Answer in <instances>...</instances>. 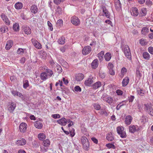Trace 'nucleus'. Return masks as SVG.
Listing matches in <instances>:
<instances>
[{"instance_id":"obj_1","label":"nucleus","mask_w":153,"mask_h":153,"mask_svg":"<svg viewBox=\"0 0 153 153\" xmlns=\"http://www.w3.org/2000/svg\"><path fill=\"white\" fill-rule=\"evenodd\" d=\"M123 52L126 57L130 59L131 58V54L128 46L127 45H123L122 46Z\"/></svg>"},{"instance_id":"obj_2","label":"nucleus","mask_w":153,"mask_h":153,"mask_svg":"<svg viewBox=\"0 0 153 153\" xmlns=\"http://www.w3.org/2000/svg\"><path fill=\"white\" fill-rule=\"evenodd\" d=\"M124 128L123 127L121 126L118 127L117 128V131L119 134L122 138H125L126 137V134L125 131H124Z\"/></svg>"},{"instance_id":"obj_3","label":"nucleus","mask_w":153,"mask_h":153,"mask_svg":"<svg viewBox=\"0 0 153 153\" xmlns=\"http://www.w3.org/2000/svg\"><path fill=\"white\" fill-rule=\"evenodd\" d=\"M144 108L147 111L150 115L153 116V108L150 104H145Z\"/></svg>"},{"instance_id":"obj_4","label":"nucleus","mask_w":153,"mask_h":153,"mask_svg":"<svg viewBox=\"0 0 153 153\" xmlns=\"http://www.w3.org/2000/svg\"><path fill=\"white\" fill-rule=\"evenodd\" d=\"M91 51V48L90 46L85 47L82 51V54L84 55H86L89 53Z\"/></svg>"},{"instance_id":"obj_5","label":"nucleus","mask_w":153,"mask_h":153,"mask_svg":"<svg viewBox=\"0 0 153 153\" xmlns=\"http://www.w3.org/2000/svg\"><path fill=\"white\" fill-rule=\"evenodd\" d=\"M101 98L102 100L106 102L109 105H111L114 102V100L111 97H102Z\"/></svg>"},{"instance_id":"obj_6","label":"nucleus","mask_w":153,"mask_h":153,"mask_svg":"<svg viewBox=\"0 0 153 153\" xmlns=\"http://www.w3.org/2000/svg\"><path fill=\"white\" fill-rule=\"evenodd\" d=\"M27 125L24 123H21L19 127V129L21 132L24 133L26 131Z\"/></svg>"},{"instance_id":"obj_7","label":"nucleus","mask_w":153,"mask_h":153,"mask_svg":"<svg viewBox=\"0 0 153 153\" xmlns=\"http://www.w3.org/2000/svg\"><path fill=\"white\" fill-rule=\"evenodd\" d=\"M129 132L131 133H134L136 131H139L140 128L137 126H130L129 127Z\"/></svg>"},{"instance_id":"obj_8","label":"nucleus","mask_w":153,"mask_h":153,"mask_svg":"<svg viewBox=\"0 0 153 153\" xmlns=\"http://www.w3.org/2000/svg\"><path fill=\"white\" fill-rule=\"evenodd\" d=\"M31 41L33 45L36 48L38 49H40L41 48L42 45L39 42L33 39H32Z\"/></svg>"},{"instance_id":"obj_9","label":"nucleus","mask_w":153,"mask_h":153,"mask_svg":"<svg viewBox=\"0 0 153 153\" xmlns=\"http://www.w3.org/2000/svg\"><path fill=\"white\" fill-rule=\"evenodd\" d=\"M115 8L117 10H120L121 8V5L119 0H114Z\"/></svg>"},{"instance_id":"obj_10","label":"nucleus","mask_w":153,"mask_h":153,"mask_svg":"<svg viewBox=\"0 0 153 153\" xmlns=\"http://www.w3.org/2000/svg\"><path fill=\"white\" fill-rule=\"evenodd\" d=\"M57 122L62 126H65L67 124V120L65 117H62L57 120Z\"/></svg>"},{"instance_id":"obj_11","label":"nucleus","mask_w":153,"mask_h":153,"mask_svg":"<svg viewBox=\"0 0 153 153\" xmlns=\"http://www.w3.org/2000/svg\"><path fill=\"white\" fill-rule=\"evenodd\" d=\"M99 62L97 59L94 60L91 63V67L93 69H96L98 65Z\"/></svg>"},{"instance_id":"obj_12","label":"nucleus","mask_w":153,"mask_h":153,"mask_svg":"<svg viewBox=\"0 0 153 153\" xmlns=\"http://www.w3.org/2000/svg\"><path fill=\"white\" fill-rule=\"evenodd\" d=\"M16 106V104L14 102H11L10 104L8 105V110L10 112H12L15 109Z\"/></svg>"},{"instance_id":"obj_13","label":"nucleus","mask_w":153,"mask_h":153,"mask_svg":"<svg viewBox=\"0 0 153 153\" xmlns=\"http://www.w3.org/2000/svg\"><path fill=\"white\" fill-rule=\"evenodd\" d=\"M22 30L26 34L28 35L31 33V30L29 27L23 26L22 27Z\"/></svg>"},{"instance_id":"obj_14","label":"nucleus","mask_w":153,"mask_h":153,"mask_svg":"<svg viewBox=\"0 0 153 153\" xmlns=\"http://www.w3.org/2000/svg\"><path fill=\"white\" fill-rule=\"evenodd\" d=\"M132 118L130 115L127 116L125 119V124L127 125H129L132 121Z\"/></svg>"},{"instance_id":"obj_15","label":"nucleus","mask_w":153,"mask_h":153,"mask_svg":"<svg viewBox=\"0 0 153 153\" xmlns=\"http://www.w3.org/2000/svg\"><path fill=\"white\" fill-rule=\"evenodd\" d=\"M139 11L138 9L136 7H134L132 8V12L131 14L135 16H137L139 14Z\"/></svg>"},{"instance_id":"obj_16","label":"nucleus","mask_w":153,"mask_h":153,"mask_svg":"<svg viewBox=\"0 0 153 153\" xmlns=\"http://www.w3.org/2000/svg\"><path fill=\"white\" fill-rule=\"evenodd\" d=\"M16 143L18 146L23 145L26 144V141L24 139H20V140H18Z\"/></svg>"},{"instance_id":"obj_17","label":"nucleus","mask_w":153,"mask_h":153,"mask_svg":"<svg viewBox=\"0 0 153 153\" xmlns=\"http://www.w3.org/2000/svg\"><path fill=\"white\" fill-rule=\"evenodd\" d=\"M84 78V75L82 73H79L76 75L75 79L77 81H80L82 80Z\"/></svg>"},{"instance_id":"obj_18","label":"nucleus","mask_w":153,"mask_h":153,"mask_svg":"<svg viewBox=\"0 0 153 153\" xmlns=\"http://www.w3.org/2000/svg\"><path fill=\"white\" fill-rule=\"evenodd\" d=\"M13 41L12 40H10L8 41L5 46V49L7 50H9L12 46L13 45Z\"/></svg>"},{"instance_id":"obj_19","label":"nucleus","mask_w":153,"mask_h":153,"mask_svg":"<svg viewBox=\"0 0 153 153\" xmlns=\"http://www.w3.org/2000/svg\"><path fill=\"white\" fill-rule=\"evenodd\" d=\"M34 125L38 129H41L43 126L42 124L39 121H36L34 122Z\"/></svg>"},{"instance_id":"obj_20","label":"nucleus","mask_w":153,"mask_h":153,"mask_svg":"<svg viewBox=\"0 0 153 153\" xmlns=\"http://www.w3.org/2000/svg\"><path fill=\"white\" fill-rule=\"evenodd\" d=\"M102 8L103 13V16H105L107 18H109V13L108 11L106 10V8L105 7H103Z\"/></svg>"},{"instance_id":"obj_21","label":"nucleus","mask_w":153,"mask_h":153,"mask_svg":"<svg viewBox=\"0 0 153 153\" xmlns=\"http://www.w3.org/2000/svg\"><path fill=\"white\" fill-rule=\"evenodd\" d=\"M93 82V78H89L85 81L84 84L86 85L89 86L92 84Z\"/></svg>"},{"instance_id":"obj_22","label":"nucleus","mask_w":153,"mask_h":153,"mask_svg":"<svg viewBox=\"0 0 153 153\" xmlns=\"http://www.w3.org/2000/svg\"><path fill=\"white\" fill-rule=\"evenodd\" d=\"M129 82V78L128 77H125L123 80L122 84L123 86H125L127 85Z\"/></svg>"},{"instance_id":"obj_23","label":"nucleus","mask_w":153,"mask_h":153,"mask_svg":"<svg viewBox=\"0 0 153 153\" xmlns=\"http://www.w3.org/2000/svg\"><path fill=\"white\" fill-rule=\"evenodd\" d=\"M41 78L43 80H45L48 78V75L46 72H43L40 75Z\"/></svg>"},{"instance_id":"obj_24","label":"nucleus","mask_w":153,"mask_h":153,"mask_svg":"<svg viewBox=\"0 0 153 153\" xmlns=\"http://www.w3.org/2000/svg\"><path fill=\"white\" fill-rule=\"evenodd\" d=\"M30 10L31 12L34 13H36L38 11L37 7L35 5H32L31 7Z\"/></svg>"},{"instance_id":"obj_25","label":"nucleus","mask_w":153,"mask_h":153,"mask_svg":"<svg viewBox=\"0 0 153 153\" xmlns=\"http://www.w3.org/2000/svg\"><path fill=\"white\" fill-rule=\"evenodd\" d=\"M146 13V8H142L140 11L139 16H145Z\"/></svg>"},{"instance_id":"obj_26","label":"nucleus","mask_w":153,"mask_h":153,"mask_svg":"<svg viewBox=\"0 0 153 153\" xmlns=\"http://www.w3.org/2000/svg\"><path fill=\"white\" fill-rule=\"evenodd\" d=\"M101 86V83L98 81L95 83L93 85V88L94 89H97Z\"/></svg>"},{"instance_id":"obj_27","label":"nucleus","mask_w":153,"mask_h":153,"mask_svg":"<svg viewBox=\"0 0 153 153\" xmlns=\"http://www.w3.org/2000/svg\"><path fill=\"white\" fill-rule=\"evenodd\" d=\"M29 86L28 80L24 79L23 80V87L24 88H26Z\"/></svg>"},{"instance_id":"obj_28","label":"nucleus","mask_w":153,"mask_h":153,"mask_svg":"<svg viewBox=\"0 0 153 153\" xmlns=\"http://www.w3.org/2000/svg\"><path fill=\"white\" fill-rule=\"evenodd\" d=\"M143 58L146 60H149L150 58V54L147 52H143Z\"/></svg>"},{"instance_id":"obj_29","label":"nucleus","mask_w":153,"mask_h":153,"mask_svg":"<svg viewBox=\"0 0 153 153\" xmlns=\"http://www.w3.org/2000/svg\"><path fill=\"white\" fill-rule=\"evenodd\" d=\"M15 7L16 9H20L22 7L23 4L21 2H18L15 4Z\"/></svg>"},{"instance_id":"obj_30","label":"nucleus","mask_w":153,"mask_h":153,"mask_svg":"<svg viewBox=\"0 0 153 153\" xmlns=\"http://www.w3.org/2000/svg\"><path fill=\"white\" fill-rule=\"evenodd\" d=\"M111 57V55L110 53H107L105 55V59L106 61H109L110 60Z\"/></svg>"},{"instance_id":"obj_31","label":"nucleus","mask_w":153,"mask_h":153,"mask_svg":"<svg viewBox=\"0 0 153 153\" xmlns=\"http://www.w3.org/2000/svg\"><path fill=\"white\" fill-rule=\"evenodd\" d=\"M106 138L107 140L110 141H112L114 139V137L113 136V134L111 133L107 134Z\"/></svg>"},{"instance_id":"obj_32","label":"nucleus","mask_w":153,"mask_h":153,"mask_svg":"<svg viewBox=\"0 0 153 153\" xmlns=\"http://www.w3.org/2000/svg\"><path fill=\"white\" fill-rule=\"evenodd\" d=\"M83 149L86 150H88L89 149V143L87 142V143L82 144Z\"/></svg>"},{"instance_id":"obj_33","label":"nucleus","mask_w":153,"mask_h":153,"mask_svg":"<svg viewBox=\"0 0 153 153\" xmlns=\"http://www.w3.org/2000/svg\"><path fill=\"white\" fill-rule=\"evenodd\" d=\"M38 137L39 140H43L45 139L46 136L44 133H40L38 134Z\"/></svg>"},{"instance_id":"obj_34","label":"nucleus","mask_w":153,"mask_h":153,"mask_svg":"<svg viewBox=\"0 0 153 153\" xmlns=\"http://www.w3.org/2000/svg\"><path fill=\"white\" fill-rule=\"evenodd\" d=\"M65 38L64 36H62L59 39L58 43L59 44L63 45L65 43Z\"/></svg>"},{"instance_id":"obj_35","label":"nucleus","mask_w":153,"mask_h":153,"mask_svg":"<svg viewBox=\"0 0 153 153\" xmlns=\"http://www.w3.org/2000/svg\"><path fill=\"white\" fill-rule=\"evenodd\" d=\"M81 140L82 144L87 143V142H88V140L87 138L85 136H82L81 138Z\"/></svg>"},{"instance_id":"obj_36","label":"nucleus","mask_w":153,"mask_h":153,"mask_svg":"<svg viewBox=\"0 0 153 153\" xmlns=\"http://www.w3.org/2000/svg\"><path fill=\"white\" fill-rule=\"evenodd\" d=\"M71 22L75 25H78L80 24L79 20H71Z\"/></svg>"},{"instance_id":"obj_37","label":"nucleus","mask_w":153,"mask_h":153,"mask_svg":"<svg viewBox=\"0 0 153 153\" xmlns=\"http://www.w3.org/2000/svg\"><path fill=\"white\" fill-rule=\"evenodd\" d=\"M50 144V142L49 140L46 139L43 142V145L45 147H48Z\"/></svg>"},{"instance_id":"obj_38","label":"nucleus","mask_w":153,"mask_h":153,"mask_svg":"<svg viewBox=\"0 0 153 153\" xmlns=\"http://www.w3.org/2000/svg\"><path fill=\"white\" fill-rule=\"evenodd\" d=\"M140 43L142 45H145L147 44V42L146 39H142L140 40Z\"/></svg>"},{"instance_id":"obj_39","label":"nucleus","mask_w":153,"mask_h":153,"mask_svg":"<svg viewBox=\"0 0 153 153\" xmlns=\"http://www.w3.org/2000/svg\"><path fill=\"white\" fill-rule=\"evenodd\" d=\"M138 94L141 96H143L144 94V91L140 89L137 90Z\"/></svg>"},{"instance_id":"obj_40","label":"nucleus","mask_w":153,"mask_h":153,"mask_svg":"<svg viewBox=\"0 0 153 153\" xmlns=\"http://www.w3.org/2000/svg\"><path fill=\"white\" fill-rule=\"evenodd\" d=\"M13 28L15 31L19 30V24L17 23L14 24L13 27Z\"/></svg>"},{"instance_id":"obj_41","label":"nucleus","mask_w":153,"mask_h":153,"mask_svg":"<svg viewBox=\"0 0 153 153\" xmlns=\"http://www.w3.org/2000/svg\"><path fill=\"white\" fill-rule=\"evenodd\" d=\"M46 72L48 74V76L50 77H51L53 74V71L49 69H47L46 70Z\"/></svg>"},{"instance_id":"obj_42","label":"nucleus","mask_w":153,"mask_h":153,"mask_svg":"<svg viewBox=\"0 0 153 153\" xmlns=\"http://www.w3.org/2000/svg\"><path fill=\"white\" fill-rule=\"evenodd\" d=\"M94 108L97 110H99L101 108L100 105L99 104L97 103L94 104Z\"/></svg>"},{"instance_id":"obj_43","label":"nucleus","mask_w":153,"mask_h":153,"mask_svg":"<svg viewBox=\"0 0 153 153\" xmlns=\"http://www.w3.org/2000/svg\"><path fill=\"white\" fill-rule=\"evenodd\" d=\"M0 30L3 33H5L7 32V28L6 27H2L0 28Z\"/></svg>"},{"instance_id":"obj_44","label":"nucleus","mask_w":153,"mask_h":153,"mask_svg":"<svg viewBox=\"0 0 153 153\" xmlns=\"http://www.w3.org/2000/svg\"><path fill=\"white\" fill-rule=\"evenodd\" d=\"M106 146L109 148H112L114 149H115V146L113 144L108 143L106 144Z\"/></svg>"},{"instance_id":"obj_45","label":"nucleus","mask_w":153,"mask_h":153,"mask_svg":"<svg viewBox=\"0 0 153 153\" xmlns=\"http://www.w3.org/2000/svg\"><path fill=\"white\" fill-rule=\"evenodd\" d=\"M24 50L21 48H19L17 51V53L18 54H22L24 52Z\"/></svg>"},{"instance_id":"obj_46","label":"nucleus","mask_w":153,"mask_h":153,"mask_svg":"<svg viewBox=\"0 0 153 153\" xmlns=\"http://www.w3.org/2000/svg\"><path fill=\"white\" fill-rule=\"evenodd\" d=\"M57 25L60 26H62L63 25L62 20H58L57 22Z\"/></svg>"},{"instance_id":"obj_47","label":"nucleus","mask_w":153,"mask_h":153,"mask_svg":"<svg viewBox=\"0 0 153 153\" xmlns=\"http://www.w3.org/2000/svg\"><path fill=\"white\" fill-rule=\"evenodd\" d=\"M52 117L54 119L59 118L60 117V116L59 114H53Z\"/></svg>"},{"instance_id":"obj_48","label":"nucleus","mask_w":153,"mask_h":153,"mask_svg":"<svg viewBox=\"0 0 153 153\" xmlns=\"http://www.w3.org/2000/svg\"><path fill=\"white\" fill-rule=\"evenodd\" d=\"M62 11V8L59 6H58L56 9V12L59 14L61 13Z\"/></svg>"},{"instance_id":"obj_49","label":"nucleus","mask_w":153,"mask_h":153,"mask_svg":"<svg viewBox=\"0 0 153 153\" xmlns=\"http://www.w3.org/2000/svg\"><path fill=\"white\" fill-rule=\"evenodd\" d=\"M113 65L111 63H109L108 65V68L109 70L113 69Z\"/></svg>"},{"instance_id":"obj_50","label":"nucleus","mask_w":153,"mask_h":153,"mask_svg":"<svg viewBox=\"0 0 153 153\" xmlns=\"http://www.w3.org/2000/svg\"><path fill=\"white\" fill-rule=\"evenodd\" d=\"M74 90L77 92H80L81 91V88L78 86H76L74 88Z\"/></svg>"},{"instance_id":"obj_51","label":"nucleus","mask_w":153,"mask_h":153,"mask_svg":"<svg viewBox=\"0 0 153 153\" xmlns=\"http://www.w3.org/2000/svg\"><path fill=\"white\" fill-rule=\"evenodd\" d=\"M148 29L146 27H144L141 30V32L142 34H144L145 32H148Z\"/></svg>"},{"instance_id":"obj_52","label":"nucleus","mask_w":153,"mask_h":153,"mask_svg":"<svg viewBox=\"0 0 153 153\" xmlns=\"http://www.w3.org/2000/svg\"><path fill=\"white\" fill-rule=\"evenodd\" d=\"M116 93L119 95H122L123 94V92L120 90H117L116 91Z\"/></svg>"},{"instance_id":"obj_53","label":"nucleus","mask_w":153,"mask_h":153,"mask_svg":"<svg viewBox=\"0 0 153 153\" xmlns=\"http://www.w3.org/2000/svg\"><path fill=\"white\" fill-rule=\"evenodd\" d=\"M149 52L151 54L153 55V47H150L148 49Z\"/></svg>"},{"instance_id":"obj_54","label":"nucleus","mask_w":153,"mask_h":153,"mask_svg":"<svg viewBox=\"0 0 153 153\" xmlns=\"http://www.w3.org/2000/svg\"><path fill=\"white\" fill-rule=\"evenodd\" d=\"M125 102V101H123L122 102H120V103L118 105H117V107H116L117 110H119V109H120L121 107V106H120V104H121V103H123L124 102Z\"/></svg>"},{"instance_id":"obj_55","label":"nucleus","mask_w":153,"mask_h":153,"mask_svg":"<svg viewBox=\"0 0 153 153\" xmlns=\"http://www.w3.org/2000/svg\"><path fill=\"white\" fill-rule=\"evenodd\" d=\"M64 0H53L55 4H59L61 1H63Z\"/></svg>"},{"instance_id":"obj_56","label":"nucleus","mask_w":153,"mask_h":153,"mask_svg":"<svg viewBox=\"0 0 153 153\" xmlns=\"http://www.w3.org/2000/svg\"><path fill=\"white\" fill-rule=\"evenodd\" d=\"M56 68L59 73H61L62 72V68L59 65L57 66Z\"/></svg>"},{"instance_id":"obj_57","label":"nucleus","mask_w":153,"mask_h":153,"mask_svg":"<svg viewBox=\"0 0 153 153\" xmlns=\"http://www.w3.org/2000/svg\"><path fill=\"white\" fill-rule=\"evenodd\" d=\"M109 73L110 75H114L115 74V72L113 69L109 70Z\"/></svg>"},{"instance_id":"obj_58","label":"nucleus","mask_w":153,"mask_h":153,"mask_svg":"<svg viewBox=\"0 0 153 153\" xmlns=\"http://www.w3.org/2000/svg\"><path fill=\"white\" fill-rule=\"evenodd\" d=\"M48 26L50 27V29L52 31L53 30V28L52 27V24L49 21L48 22Z\"/></svg>"},{"instance_id":"obj_59","label":"nucleus","mask_w":153,"mask_h":153,"mask_svg":"<svg viewBox=\"0 0 153 153\" xmlns=\"http://www.w3.org/2000/svg\"><path fill=\"white\" fill-rule=\"evenodd\" d=\"M134 97L133 96H131L128 99V100L129 102H132L133 100Z\"/></svg>"},{"instance_id":"obj_60","label":"nucleus","mask_w":153,"mask_h":153,"mask_svg":"<svg viewBox=\"0 0 153 153\" xmlns=\"http://www.w3.org/2000/svg\"><path fill=\"white\" fill-rule=\"evenodd\" d=\"M105 22L107 23L110 24L112 26L113 25L110 20H106L105 21Z\"/></svg>"},{"instance_id":"obj_61","label":"nucleus","mask_w":153,"mask_h":153,"mask_svg":"<svg viewBox=\"0 0 153 153\" xmlns=\"http://www.w3.org/2000/svg\"><path fill=\"white\" fill-rule=\"evenodd\" d=\"M136 74L137 76H139L141 77V74L140 73V71L139 70L137 69L136 71Z\"/></svg>"},{"instance_id":"obj_62","label":"nucleus","mask_w":153,"mask_h":153,"mask_svg":"<svg viewBox=\"0 0 153 153\" xmlns=\"http://www.w3.org/2000/svg\"><path fill=\"white\" fill-rule=\"evenodd\" d=\"M92 140L93 141V142L96 144H97L98 143V140L97 139L94 137H92L91 138Z\"/></svg>"},{"instance_id":"obj_63","label":"nucleus","mask_w":153,"mask_h":153,"mask_svg":"<svg viewBox=\"0 0 153 153\" xmlns=\"http://www.w3.org/2000/svg\"><path fill=\"white\" fill-rule=\"evenodd\" d=\"M60 51L62 53H64L66 50V48L64 47H62L60 48Z\"/></svg>"},{"instance_id":"obj_64","label":"nucleus","mask_w":153,"mask_h":153,"mask_svg":"<svg viewBox=\"0 0 153 153\" xmlns=\"http://www.w3.org/2000/svg\"><path fill=\"white\" fill-rule=\"evenodd\" d=\"M105 74L104 73H100V76L102 78H104L105 76Z\"/></svg>"}]
</instances>
